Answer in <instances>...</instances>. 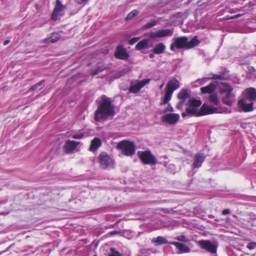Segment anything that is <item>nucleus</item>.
I'll return each mask as SVG.
<instances>
[{"instance_id": "nucleus-5", "label": "nucleus", "mask_w": 256, "mask_h": 256, "mask_svg": "<svg viewBox=\"0 0 256 256\" xmlns=\"http://www.w3.org/2000/svg\"><path fill=\"white\" fill-rule=\"evenodd\" d=\"M137 155L144 164L154 166L158 162L156 157L152 154L150 150L138 151Z\"/></svg>"}, {"instance_id": "nucleus-27", "label": "nucleus", "mask_w": 256, "mask_h": 256, "mask_svg": "<svg viewBox=\"0 0 256 256\" xmlns=\"http://www.w3.org/2000/svg\"><path fill=\"white\" fill-rule=\"evenodd\" d=\"M202 104V101L200 100H196L195 98L190 99L188 102L186 104V105L188 106H191L194 108L196 110H198V108Z\"/></svg>"}, {"instance_id": "nucleus-9", "label": "nucleus", "mask_w": 256, "mask_h": 256, "mask_svg": "<svg viewBox=\"0 0 256 256\" xmlns=\"http://www.w3.org/2000/svg\"><path fill=\"white\" fill-rule=\"evenodd\" d=\"M190 90L186 89H182L178 94V98L180 100L176 108L179 110H182L186 100L190 96Z\"/></svg>"}, {"instance_id": "nucleus-40", "label": "nucleus", "mask_w": 256, "mask_h": 256, "mask_svg": "<svg viewBox=\"0 0 256 256\" xmlns=\"http://www.w3.org/2000/svg\"><path fill=\"white\" fill-rule=\"evenodd\" d=\"M210 78L213 80H222L223 76L220 74H212V76Z\"/></svg>"}, {"instance_id": "nucleus-28", "label": "nucleus", "mask_w": 256, "mask_h": 256, "mask_svg": "<svg viewBox=\"0 0 256 256\" xmlns=\"http://www.w3.org/2000/svg\"><path fill=\"white\" fill-rule=\"evenodd\" d=\"M148 47V40L144 39L140 42L136 46V49L137 50H141L145 49Z\"/></svg>"}, {"instance_id": "nucleus-42", "label": "nucleus", "mask_w": 256, "mask_h": 256, "mask_svg": "<svg viewBox=\"0 0 256 256\" xmlns=\"http://www.w3.org/2000/svg\"><path fill=\"white\" fill-rule=\"evenodd\" d=\"M174 112V108L171 106V105L170 104H168L167 106V108L164 110V112Z\"/></svg>"}, {"instance_id": "nucleus-39", "label": "nucleus", "mask_w": 256, "mask_h": 256, "mask_svg": "<svg viewBox=\"0 0 256 256\" xmlns=\"http://www.w3.org/2000/svg\"><path fill=\"white\" fill-rule=\"evenodd\" d=\"M84 136V133H80L78 134H74L72 136V138L74 139H81Z\"/></svg>"}, {"instance_id": "nucleus-43", "label": "nucleus", "mask_w": 256, "mask_h": 256, "mask_svg": "<svg viewBox=\"0 0 256 256\" xmlns=\"http://www.w3.org/2000/svg\"><path fill=\"white\" fill-rule=\"evenodd\" d=\"M75 2L78 4H85L88 0H74Z\"/></svg>"}, {"instance_id": "nucleus-15", "label": "nucleus", "mask_w": 256, "mask_h": 256, "mask_svg": "<svg viewBox=\"0 0 256 256\" xmlns=\"http://www.w3.org/2000/svg\"><path fill=\"white\" fill-rule=\"evenodd\" d=\"M80 144V142L67 140L65 142V153L70 154L73 152L76 147Z\"/></svg>"}, {"instance_id": "nucleus-16", "label": "nucleus", "mask_w": 256, "mask_h": 256, "mask_svg": "<svg viewBox=\"0 0 256 256\" xmlns=\"http://www.w3.org/2000/svg\"><path fill=\"white\" fill-rule=\"evenodd\" d=\"M169 244L176 246V249L178 250V254L188 253L190 252V248L184 244L171 242Z\"/></svg>"}, {"instance_id": "nucleus-23", "label": "nucleus", "mask_w": 256, "mask_h": 256, "mask_svg": "<svg viewBox=\"0 0 256 256\" xmlns=\"http://www.w3.org/2000/svg\"><path fill=\"white\" fill-rule=\"evenodd\" d=\"M102 145V142L100 138H94L90 142L89 150L91 152H94Z\"/></svg>"}, {"instance_id": "nucleus-26", "label": "nucleus", "mask_w": 256, "mask_h": 256, "mask_svg": "<svg viewBox=\"0 0 256 256\" xmlns=\"http://www.w3.org/2000/svg\"><path fill=\"white\" fill-rule=\"evenodd\" d=\"M165 48V45L162 42H160L156 45L152 52L156 54H161L164 52Z\"/></svg>"}, {"instance_id": "nucleus-19", "label": "nucleus", "mask_w": 256, "mask_h": 256, "mask_svg": "<svg viewBox=\"0 0 256 256\" xmlns=\"http://www.w3.org/2000/svg\"><path fill=\"white\" fill-rule=\"evenodd\" d=\"M198 114H199V110H196L191 106H188L186 108V110L182 114V116L184 118L188 116H194L196 117L200 116Z\"/></svg>"}, {"instance_id": "nucleus-48", "label": "nucleus", "mask_w": 256, "mask_h": 256, "mask_svg": "<svg viewBox=\"0 0 256 256\" xmlns=\"http://www.w3.org/2000/svg\"><path fill=\"white\" fill-rule=\"evenodd\" d=\"M116 233H117L116 231H114V232H111V234H116Z\"/></svg>"}, {"instance_id": "nucleus-18", "label": "nucleus", "mask_w": 256, "mask_h": 256, "mask_svg": "<svg viewBox=\"0 0 256 256\" xmlns=\"http://www.w3.org/2000/svg\"><path fill=\"white\" fill-rule=\"evenodd\" d=\"M63 5L60 0H56V4L52 14V18L54 20H56L60 12L62 10Z\"/></svg>"}, {"instance_id": "nucleus-36", "label": "nucleus", "mask_w": 256, "mask_h": 256, "mask_svg": "<svg viewBox=\"0 0 256 256\" xmlns=\"http://www.w3.org/2000/svg\"><path fill=\"white\" fill-rule=\"evenodd\" d=\"M108 256H122V254L116 250L114 248H110V253L108 254Z\"/></svg>"}, {"instance_id": "nucleus-50", "label": "nucleus", "mask_w": 256, "mask_h": 256, "mask_svg": "<svg viewBox=\"0 0 256 256\" xmlns=\"http://www.w3.org/2000/svg\"><path fill=\"white\" fill-rule=\"evenodd\" d=\"M94 256H97L96 255H94Z\"/></svg>"}, {"instance_id": "nucleus-38", "label": "nucleus", "mask_w": 256, "mask_h": 256, "mask_svg": "<svg viewBox=\"0 0 256 256\" xmlns=\"http://www.w3.org/2000/svg\"><path fill=\"white\" fill-rule=\"evenodd\" d=\"M256 242H249L246 246V248L250 250H254L256 247Z\"/></svg>"}, {"instance_id": "nucleus-11", "label": "nucleus", "mask_w": 256, "mask_h": 256, "mask_svg": "<svg viewBox=\"0 0 256 256\" xmlns=\"http://www.w3.org/2000/svg\"><path fill=\"white\" fill-rule=\"evenodd\" d=\"M114 56L116 58L122 60H126L129 57L128 54L122 45H119L116 48Z\"/></svg>"}, {"instance_id": "nucleus-30", "label": "nucleus", "mask_w": 256, "mask_h": 256, "mask_svg": "<svg viewBox=\"0 0 256 256\" xmlns=\"http://www.w3.org/2000/svg\"><path fill=\"white\" fill-rule=\"evenodd\" d=\"M222 87L220 89V93H227L228 92V91L226 90H229L232 89V92L233 91V88L227 82H221Z\"/></svg>"}, {"instance_id": "nucleus-17", "label": "nucleus", "mask_w": 256, "mask_h": 256, "mask_svg": "<svg viewBox=\"0 0 256 256\" xmlns=\"http://www.w3.org/2000/svg\"><path fill=\"white\" fill-rule=\"evenodd\" d=\"M106 68V66L103 62H98L94 68H92L90 70V74L92 76H96L99 73L102 72Z\"/></svg>"}, {"instance_id": "nucleus-6", "label": "nucleus", "mask_w": 256, "mask_h": 256, "mask_svg": "<svg viewBox=\"0 0 256 256\" xmlns=\"http://www.w3.org/2000/svg\"><path fill=\"white\" fill-rule=\"evenodd\" d=\"M98 160L102 169L114 168V162L113 160L106 152H102L100 154Z\"/></svg>"}, {"instance_id": "nucleus-1", "label": "nucleus", "mask_w": 256, "mask_h": 256, "mask_svg": "<svg viewBox=\"0 0 256 256\" xmlns=\"http://www.w3.org/2000/svg\"><path fill=\"white\" fill-rule=\"evenodd\" d=\"M98 108L94 112V119L97 122L106 120L112 118L116 114L115 106L110 98L103 95L96 100Z\"/></svg>"}, {"instance_id": "nucleus-49", "label": "nucleus", "mask_w": 256, "mask_h": 256, "mask_svg": "<svg viewBox=\"0 0 256 256\" xmlns=\"http://www.w3.org/2000/svg\"><path fill=\"white\" fill-rule=\"evenodd\" d=\"M164 84H162L160 86V88H162V86H164Z\"/></svg>"}, {"instance_id": "nucleus-45", "label": "nucleus", "mask_w": 256, "mask_h": 256, "mask_svg": "<svg viewBox=\"0 0 256 256\" xmlns=\"http://www.w3.org/2000/svg\"><path fill=\"white\" fill-rule=\"evenodd\" d=\"M240 16V14H238L236 15L231 16L229 19H234V18H239Z\"/></svg>"}, {"instance_id": "nucleus-21", "label": "nucleus", "mask_w": 256, "mask_h": 256, "mask_svg": "<svg viewBox=\"0 0 256 256\" xmlns=\"http://www.w3.org/2000/svg\"><path fill=\"white\" fill-rule=\"evenodd\" d=\"M206 158L205 156L202 154H196L194 157V161L192 166L195 168L200 167L202 163Z\"/></svg>"}, {"instance_id": "nucleus-13", "label": "nucleus", "mask_w": 256, "mask_h": 256, "mask_svg": "<svg viewBox=\"0 0 256 256\" xmlns=\"http://www.w3.org/2000/svg\"><path fill=\"white\" fill-rule=\"evenodd\" d=\"M218 108L204 104L199 110L198 116H202L218 112Z\"/></svg>"}, {"instance_id": "nucleus-47", "label": "nucleus", "mask_w": 256, "mask_h": 256, "mask_svg": "<svg viewBox=\"0 0 256 256\" xmlns=\"http://www.w3.org/2000/svg\"><path fill=\"white\" fill-rule=\"evenodd\" d=\"M149 56L150 58H153L154 56V54H150Z\"/></svg>"}, {"instance_id": "nucleus-46", "label": "nucleus", "mask_w": 256, "mask_h": 256, "mask_svg": "<svg viewBox=\"0 0 256 256\" xmlns=\"http://www.w3.org/2000/svg\"><path fill=\"white\" fill-rule=\"evenodd\" d=\"M10 40H6L4 42V45L6 46V45H7L8 44H9V43H10Z\"/></svg>"}, {"instance_id": "nucleus-25", "label": "nucleus", "mask_w": 256, "mask_h": 256, "mask_svg": "<svg viewBox=\"0 0 256 256\" xmlns=\"http://www.w3.org/2000/svg\"><path fill=\"white\" fill-rule=\"evenodd\" d=\"M152 242L155 246H159L164 244H169L168 242L165 238L162 236H158L156 238H153L152 240Z\"/></svg>"}, {"instance_id": "nucleus-14", "label": "nucleus", "mask_w": 256, "mask_h": 256, "mask_svg": "<svg viewBox=\"0 0 256 256\" xmlns=\"http://www.w3.org/2000/svg\"><path fill=\"white\" fill-rule=\"evenodd\" d=\"M244 98L254 103V102L256 101V89L252 87L246 88L244 91Z\"/></svg>"}, {"instance_id": "nucleus-2", "label": "nucleus", "mask_w": 256, "mask_h": 256, "mask_svg": "<svg viewBox=\"0 0 256 256\" xmlns=\"http://www.w3.org/2000/svg\"><path fill=\"white\" fill-rule=\"evenodd\" d=\"M170 46V50L175 51L176 49L189 50L197 46L200 42L197 36H194L190 40L186 36L174 38Z\"/></svg>"}, {"instance_id": "nucleus-33", "label": "nucleus", "mask_w": 256, "mask_h": 256, "mask_svg": "<svg viewBox=\"0 0 256 256\" xmlns=\"http://www.w3.org/2000/svg\"><path fill=\"white\" fill-rule=\"evenodd\" d=\"M139 14V12L136 10H134L130 12L126 18V20L128 21L132 20L134 18L137 16Z\"/></svg>"}, {"instance_id": "nucleus-31", "label": "nucleus", "mask_w": 256, "mask_h": 256, "mask_svg": "<svg viewBox=\"0 0 256 256\" xmlns=\"http://www.w3.org/2000/svg\"><path fill=\"white\" fill-rule=\"evenodd\" d=\"M209 100L210 103L214 105H218L219 104V100L218 95L216 94H212L209 96Z\"/></svg>"}, {"instance_id": "nucleus-7", "label": "nucleus", "mask_w": 256, "mask_h": 256, "mask_svg": "<svg viewBox=\"0 0 256 256\" xmlns=\"http://www.w3.org/2000/svg\"><path fill=\"white\" fill-rule=\"evenodd\" d=\"M174 32V28L161 29L156 32H150L148 34L152 39L171 36Z\"/></svg>"}, {"instance_id": "nucleus-22", "label": "nucleus", "mask_w": 256, "mask_h": 256, "mask_svg": "<svg viewBox=\"0 0 256 256\" xmlns=\"http://www.w3.org/2000/svg\"><path fill=\"white\" fill-rule=\"evenodd\" d=\"M216 88V84L214 82H211L206 86L202 87L200 90L202 94H212Z\"/></svg>"}, {"instance_id": "nucleus-8", "label": "nucleus", "mask_w": 256, "mask_h": 256, "mask_svg": "<svg viewBox=\"0 0 256 256\" xmlns=\"http://www.w3.org/2000/svg\"><path fill=\"white\" fill-rule=\"evenodd\" d=\"M197 244L202 249L211 253L216 254L217 252V246L212 244L209 240H200L198 242Z\"/></svg>"}, {"instance_id": "nucleus-3", "label": "nucleus", "mask_w": 256, "mask_h": 256, "mask_svg": "<svg viewBox=\"0 0 256 256\" xmlns=\"http://www.w3.org/2000/svg\"><path fill=\"white\" fill-rule=\"evenodd\" d=\"M180 87L179 81L175 78L169 80L166 85L165 93L164 98L162 100L160 105L167 104L171 100L172 94L174 90Z\"/></svg>"}, {"instance_id": "nucleus-10", "label": "nucleus", "mask_w": 256, "mask_h": 256, "mask_svg": "<svg viewBox=\"0 0 256 256\" xmlns=\"http://www.w3.org/2000/svg\"><path fill=\"white\" fill-rule=\"evenodd\" d=\"M254 104L252 102L248 104V100L244 98L240 100L238 102V106L240 108V111L244 112H252L254 109Z\"/></svg>"}, {"instance_id": "nucleus-32", "label": "nucleus", "mask_w": 256, "mask_h": 256, "mask_svg": "<svg viewBox=\"0 0 256 256\" xmlns=\"http://www.w3.org/2000/svg\"><path fill=\"white\" fill-rule=\"evenodd\" d=\"M157 24V22L154 19H152L150 20L146 24H144L142 26V28H152L154 26H155Z\"/></svg>"}, {"instance_id": "nucleus-41", "label": "nucleus", "mask_w": 256, "mask_h": 256, "mask_svg": "<svg viewBox=\"0 0 256 256\" xmlns=\"http://www.w3.org/2000/svg\"><path fill=\"white\" fill-rule=\"evenodd\" d=\"M139 38L138 37H134V38H131L130 40H129V44H135L136 42L138 41V40H139Z\"/></svg>"}, {"instance_id": "nucleus-37", "label": "nucleus", "mask_w": 256, "mask_h": 256, "mask_svg": "<svg viewBox=\"0 0 256 256\" xmlns=\"http://www.w3.org/2000/svg\"><path fill=\"white\" fill-rule=\"evenodd\" d=\"M140 89L137 84L132 85L129 88V92L133 93H136L140 91Z\"/></svg>"}, {"instance_id": "nucleus-20", "label": "nucleus", "mask_w": 256, "mask_h": 256, "mask_svg": "<svg viewBox=\"0 0 256 256\" xmlns=\"http://www.w3.org/2000/svg\"><path fill=\"white\" fill-rule=\"evenodd\" d=\"M226 90L228 91V92L226 93L224 96L222 98V101L224 104L228 106H232L233 104L234 100L230 98L234 97V96L232 94V89Z\"/></svg>"}, {"instance_id": "nucleus-34", "label": "nucleus", "mask_w": 256, "mask_h": 256, "mask_svg": "<svg viewBox=\"0 0 256 256\" xmlns=\"http://www.w3.org/2000/svg\"><path fill=\"white\" fill-rule=\"evenodd\" d=\"M150 78L144 79L142 80L138 81L136 83L138 87L140 90L146 84H148L150 82Z\"/></svg>"}, {"instance_id": "nucleus-12", "label": "nucleus", "mask_w": 256, "mask_h": 256, "mask_svg": "<svg viewBox=\"0 0 256 256\" xmlns=\"http://www.w3.org/2000/svg\"><path fill=\"white\" fill-rule=\"evenodd\" d=\"M179 119L180 115L174 113H170L164 115L162 118L163 122L169 124H176L178 121Z\"/></svg>"}, {"instance_id": "nucleus-29", "label": "nucleus", "mask_w": 256, "mask_h": 256, "mask_svg": "<svg viewBox=\"0 0 256 256\" xmlns=\"http://www.w3.org/2000/svg\"><path fill=\"white\" fill-rule=\"evenodd\" d=\"M44 80H42L37 84H34L32 87L30 88L28 90V92H34L37 90H40L42 88L44 85Z\"/></svg>"}, {"instance_id": "nucleus-35", "label": "nucleus", "mask_w": 256, "mask_h": 256, "mask_svg": "<svg viewBox=\"0 0 256 256\" xmlns=\"http://www.w3.org/2000/svg\"><path fill=\"white\" fill-rule=\"evenodd\" d=\"M174 238H175V240H176L178 241L183 242H188V238L185 236L182 235V234Z\"/></svg>"}, {"instance_id": "nucleus-51", "label": "nucleus", "mask_w": 256, "mask_h": 256, "mask_svg": "<svg viewBox=\"0 0 256 256\" xmlns=\"http://www.w3.org/2000/svg\"><path fill=\"white\" fill-rule=\"evenodd\" d=\"M1 254V253H0V254Z\"/></svg>"}, {"instance_id": "nucleus-44", "label": "nucleus", "mask_w": 256, "mask_h": 256, "mask_svg": "<svg viewBox=\"0 0 256 256\" xmlns=\"http://www.w3.org/2000/svg\"><path fill=\"white\" fill-rule=\"evenodd\" d=\"M230 213V210L229 209H225L222 211V214H223V215H226V214H229Z\"/></svg>"}, {"instance_id": "nucleus-4", "label": "nucleus", "mask_w": 256, "mask_h": 256, "mask_svg": "<svg viewBox=\"0 0 256 256\" xmlns=\"http://www.w3.org/2000/svg\"><path fill=\"white\" fill-rule=\"evenodd\" d=\"M116 147L122 151V154L127 156L134 155L136 152L134 143L128 140H122L120 142Z\"/></svg>"}, {"instance_id": "nucleus-24", "label": "nucleus", "mask_w": 256, "mask_h": 256, "mask_svg": "<svg viewBox=\"0 0 256 256\" xmlns=\"http://www.w3.org/2000/svg\"><path fill=\"white\" fill-rule=\"evenodd\" d=\"M60 38V35L57 32H54L52 34L51 36L48 38L44 39L42 40V43L44 44H53L57 42Z\"/></svg>"}]
</instances>
